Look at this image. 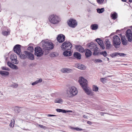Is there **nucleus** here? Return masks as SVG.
I'll list each match as a JSON object with an SVG mask.
<instances>
[{
	"mask_svg": "<svg viewBox=\"0 0 132 132\" xmlns=\"http://www.w3.org/2000/svg\"><path fill=\"white\" fill-rule=\"evenodd\" d=\"M98 25L96 24H92L90 26L91 29L93 30H96L98 28Z\"/></svg>",
	"mask_w": 132,
	"mask_h": 132,
	"instance_id": "obj_22",
	"label": "nucleus"
},
{
	"mask_svg": "<svg viewBox=\"0 0 132 132\" xmlns=\"http://www.w3.org/2000/svg\"><path fill=\"white\" fill-rule=\"evenodd\" d=\"M96 41L97 42L98 44L100 45L103 43V42L100 38H97L95 39Z\"/></svg>",
	"mask_w": 132,
	"mask_h": 132,
	"instance_id": "obj_29",
	"label": "nucleus"
},
{
	"mask_svg": "<svg viewBox=\"0 0 132 132\" xmlns=\"http://www.w3.org/2000/svg\"><path fill=\"white\" fill-rule=\"evenodd\" d=\"M92 61H93L95 63H101L102 61V60L100 59H95L93 60Z\"/></svg>",
	"mask_w": 132,
	"mask_h": 132,
	"instance_id": "obj_30",
	"label": "nucleus"
},
{
	"mask_svg": "<svg viewBox=\"0 0 132 132\" xmlns=\"http://www.w3.org/2000/svg\"><path fill=\"white\" fill-rule=\"evenodd\" d=\"M42 80L41 78L39 79V80H37L36 81L34 82H32V85H34L38 83L41 82L42 81Z\"/></svg>",
	"mask_w": 132,
	"mask_h": 132,
	"instance_id": "obj_27",
	"label": "nucleus"
},
{
	"mask_svg": "<svg viewBox=\"0 0 132 132\" xmlns=\"http://www.w3.org/2000/svg\"><path fill=\"white\" fill-rule=\"evenodd\" d=\"M11 68L13 69H18V68L17 66L13 64H12V67Z\"/></svg>",
	"mask_w": 132,
	"mask_h": 132,
	"instance_id": "obj_39",
	"label": "nucleus"
},
{
	"mask_svg": "<svg viewBox=\"0 0 132 132\" xmlns=\"http://www.w3.org/2000/svg\"><path fill=\"white\" fill-rule=\"evenodd\" d=\"M9 33L10 32L9 31H4L2 32V34L4 36H7Z\"/></svg>",
	"mask_w": 132,
	"mask_h": 132,
	"instance_id": "obj_36",
	"label": "nucleus"
},
{
	"mask_svg": "<svg viewBox=\"0 0 132 132\" xmlns=\"http://www.w3.org/2000/svg\"><path fill=\"white\" fill-rule=\"evenodd\" d=\"M87 46L91 50L93 49L97 46V44L91 42L87 44Z\"/></svg>",
	"mask_w": 132,
	"mask_h": 132,
	"instance_id": "obj_14",
	"label": "nucleus"
},
{
	"mask_svg": "<svg viewBox=\"0 0 132 132\" xmlns=\"http://www.w3.org/2000/svg\"><path fill=\"white\" fill-rule=\"evenodd\" d=\"M21 108L17 106H15L14 110V111L16 113H19L21 111Z\"/></svg>",
	"mask_w": 132,
	"mask_h": 132,
	"instance_id": "obj_24",
	"label": "nucleus"
},
{
	"mask_svg": "<svg viewBox=\"0 0 132 132\" xmlns=\"http://www.w3.org/2000/svg\"><path fill=\"white\" fill-rule=\"evenodd\" d=\"M87 123L88 124L90 125H91L92 124V122L90 121H88L87 122Z\"/></svg>",
	"mask_w": 132,
	"mask_h": 132,
	"instance_id": "obj_53",
	"label": "nucleus"
},
{
	"mask_svg": "<svg viewBox=\"0 0 132 132\" xmlns=\"http://www.w3.org/2000/svg\"><path fill=\"white\" fill-rule=\"evenodd\" d=\"M129 2L131 3L132 2V0H129Z\"/></svg>",
	"mask_w": 132,
	"mask_h": 132,
	"instance_id": "obj_62",
	"label": "nucleus"
},
{
	"mask_svg": "<svg viewBox=\"0 0 132 132\" xmlns=\"http://www.w3.org/2000/svg\"><path fill=\"white\" fill-rule=\"evenodd\" d=\"M65 36L62 34L59 35L57 38V41L60 43H62L65 40Z\"/></svg>",
	"mask_w": 132,
	"mask_h": 132,
	"instance_id": "obj_12",
	"label": "nucleus"
},
{
	"mask_svg": "<svg viewBox=\"0 0 132 132\" xmlns=\"http://www.w3.org/2000/svg\"><path fill=\"white\" fill-rule=\"evenodd\" d=\"M97 12L99 13H103L104 11V8L101 9L98 8L96 9Z\"/></svg>",
	"mask_w": 132,
	"mask_h": 132,
	"instance_id": "obj_28",
	"label": "nucleus"
},
{
	"mask_svg": "<svg viewBox=\"0 0 132 132\" xmlns=\"http://www.w3.org/2000/svg\"><path fill=\"white\" fill-rule=\"evenodd\" d=\"M83 117L85 118H87V116H86V115H83Z\"/></svg>",
	"mask_w": 132,
	"mask_h": 132,
	"instance_id": "obj_55",
	"label": "nucleus"
},
{
	"mask_svg": "<svg viewBox=\"0 0 132 132\" xmlns=\"http://www.w3.org/2000/svg\"><path fill=\"white\" fill-rule=\"evenodd\" d=\"M42 44L43 51L40 47L37 46L35 48L34 54L38 57L42 56L45 52V55L47 54L49 52V51L53 49L54 45L51 42L48 41L47 40H45L42 41L41 43Z\"/></svg>",
	"mask_w": 132,
	"mask_h": 132,
	"instance_id": "obj_1",
	"label": "nucleus"
},
{
	"mask_svg": "<svg viewBox=\"0 0 132 132\" xmlns=\"http://www.w3.org/2000/svg\"><path fill=\"white\" fill-rule=\"evenodd\" d=\"M68 26L72 28H75L77 24V23L76 20L73 19H70L67 21Z\"/></svg>",
	"mask_w": 132,
	"mask_h": 132,
	"instance_id": "obj_7",
	"label": "nucleus"
},
{
	"mask_svg": "<svg viewBox=\"0 0 132 132\" xmlns=\"http://www.w3.org/2000/svg\"><path fill=\"white\" fill-rule=\"evenodd\" d=\"M38 126L40 128H42L43 129H46V128H47V127L45 126H44L41 125H39Z\"/></svg>",
	"mask_w": 132,
	"mask_h": 132,
	"instance_id": "obj_42",
	"label": "nucleus"
},
{
	"mask_svg": "<svg viewBox=\"0 0 132 132\" xmlns=\"http://www.w3.org/2000/svg\"><path fill=\"white\" fill-rule=\"evenodd\" d=\"M62 109H56V110L58 112H62Z\"/></svg>",
	"mask_w": 132,
	"mask_h": 132,
	"instance_id": "obj_47",
	"label": "nucleus"
},
{
	"mask_svg": "<svg viewBox=\"0 0 132 132\" xmlns=\"http://www.w3.org/2000/svg\"><path fill=\"white\" fill-rule=\"evenodd\" d=\"M100 54L101 55H103L105 57H106L107 55V54L105 51L100 52Z\"/></svg>",
	"mask_w": 132,
	"mask_h": 132,
	"instance_id": "obj_31",
	"label": "nucleus"
},
{
	"mask_svg": "<svg viewBox=\"0 0 132 132\" xmlns=\"http://www.w3.org/2000/svg\"><path fill=\"white\" fill-rule=\"evenodd\" d=\"M21 46L20 45L17 44L14 46L13 48L14 52L18 55H20L21 52Z\"/></svg>",
	"mask_w": 132,
	"mask_h": 132,
	"instance_id": "obj_10",
	"label": "nucleus"
},
{
	"mask_svg": "<svg viewBox=\"0 0 132 132\" xmlns=\"http://www.w3.org/2000/svg\"><path fill=\"white\" fill-rule=\"evenodd\" d=\"M62 112L63 113H65L67 112V110L63 109H62Z\"/></svg>",
	"mask_w": 132,
	"mask_h": 132,
	"instance_id": "obj_52",
	"label": "nucleus"
},
{
	"mask_svg": "<svg viewBox=\"0 0 132 132\" xmlns=\"http://www.w3.org/2000/svg\"><path fill=\"white\" fill-rule=\"evenodd\" d=\"M98 87L95 85H93V90L94 91L97 92L98 90Z\"/></svg>",
	"mask_w": 132,
	"mask_h": 132,
	"instance_id": "obj_34",
	"label": "nucleus"
},
{
	"mask_svg": "<svg viewBox=\"0 0 132 132\" xmlns=\"http://www.w3.org/2000/svg\"><path fill=\"white\" fill-rule=\"evenodd\" d=\"M52 56L54 57L55 56V55L54 54H52Z\"/></svg>",
	"mask_w": 132,
	"mask_h": 132,
	"instance_id": "obj_58",
	"label": "nucleus"
},
{
	"mask_svg": "<svg viewBox=\"0 0 132 132\" xmlns=\"http://www.w3.org/2000/svg\"><path fill=\"white\" fill-rule=\"evenodd\" d=\"M12 64H13L9 62H7V65L11 68L12 67Z\"/></svg>",
	"mask_w": 132,
	"mask_h": 132,
	"instance_id": "obj_45",
	"label": "nucleus"
},
{
	"mask_svg": "<svg viewBox=\"0 0 132 132\" xmlns=\"http://www.w3.org/2000/svg\"><path fill=\"white\" fill-rule=\"evenodd\" d=\"M80 85L84 90L85 92L88 95H92V93L90 90L88 88L87 80L84 78L81 77L78 81Z\"/></svg>",
	"mask_w": 132,
	"mask_h": 132,
	"instance_id": "obj_2",
	"label": "nucleus"
},
{
	"mask_svg": "<svg viewBox=\"0 0 132 132\" xmlns=\"http://www.w3.org/2000/svg\"><path fill=\"white\" fill-rule=\"evenodd\" d=\"M10 86L12 87L16 88L18 86V84H17L15 83L11 85Z\"/></svg>",
	"mask_w": 132,
	"mask_h": 132,
	"instance_id": "obj_38",
	"label": "nucleus"
},
{
	"mask_svg": "<svg viewBox=\"0 0 132 132\" xmlns=\"http://www.w3.org/2000/svg\"><path fill=\"white\" fill-rule=\"evenodd\" d=\"M54 102L55 103L62 104L63 102V101L62 99L61 98H58L55 99Z\"/></svg>",
	"mask_w": 132,
	"mask_h": 132,
	"instance_id": "obj_25",
	"label": "nucleus"
},
{
	"mask_svg": "<svg viewBox=\"0 0 132 132\" xmlns=\"http://www.w3.org/2000/svg\"><path fill=\"white\" fill-rule=\"evenodd\" d=\"M121 1L123 2H126L127 0H121Z\"/></svg>",
	"mask_w": 132,
	"mask_h": 132,
	"instance_id": "obj_57",
	"label": "nucleus"
},
{
	"mask_svg": "<svg viewBox=\"0 0 132 132\" xmlns=\"http://www.w3.org/2000/svg\"><path fill=\"white\" fill-rule=\"evenodd\" d=\"M103 78L104 79V80H105V81L106 80V77H105V78Z\"/></svg>",
	"mask_w": 132,
	"mask_h": 132,
	"instance_id": "obj_60",
	"label": "nucleus"
},
{
	"mask_svg": "<svg viewBox=\"0 0 132 132\" xmlns=\"http://www.w3.org/2000/svg\"><path fill=\"white\" fill-rule=\"evenodd\" d=\"M126 36L128 41L131 42L132 40V33L130 29H128L127 30L126 32Z\"/></svg>",
	"mask_w": 132,
	"mask_h": 132,
	"instance_id": "obj_8",
	"label": "nucleus"
},
{
	"mask_svg": "<svg viewBox=\"0 0 132 132\" xmlns=\"http://www.w3.org/2000/svg\"><path fill=\"white\" fill-rule=\"evenodd\" d=\"M104 0H97V2L99 4H102Z\"/></svg>",
	"mask_w": 132,
	"mask_h": 132,
	"instance_id": "obj_40",
	"label": "nucleus"
},
{
	"mask_svg": "<svg viewBox=\"0 0 132 132\" xmlns=\"http://www.w3.org/2000/svg\"><path fill=\"white\" fill-rule=\"evenodd\" d=\"M100 80L103 83H104L105 82V80H104L103 78H100Z\"/></svg>",
	"mask_w": 132,
	"mask_h": 132,
	"instance_id": "obj_48",
	"label": "nucleus"
},
{
	"mask_svg": "<svg viewBox=\"0 0 132 132\" xmlns=\"http://www.w3.org/2000/svg\"><path fill=\"white\" fill-rule=\"evenodd\" d=\"M117 14L116 12H114L113 13L111 14V16L112 19L115 20L117 18Z\"/></svg>",
	"mask_w": 132,
	"mask_h": 132,
	"instance_id": "obj_23",
	"label": "nucleus"
},
{
	"mask_svg": "<svg viewBox=\"0 0 132 132\" xmlns=\"http://www.w3.org/2000/svg\"><path fill=\"white\" fill-rule=\"evenodd\" d=\"M100 45V48L101 49H104L105 48V47L103 43Z\"/></svg>",
	"mask_w": 132,
	"mask_h": 132,
	"instance_id": "obj_43",
	"label": "nucleus"
},
{
	"mask_svg": "<svg viewBox=\"0 0 132 132\" xmlns=\"http://www.w3.org/2000/svg\"><path fill=\"white\" fill-rule=\"evenodd\" d=\"M48 19L50 21L54 24L57 23L60 21L59 18L56 15H51L49 16Z\"/></svg>",
	"mask_w": 132,
	"mask_h": 132,
	"instance_id": "obj_6",
	"label": "nucleus"
},
{
	"mask_svg": "<svg viewBox=\"0 0 132 132\" xmlns=\"http://www.w3.org/2000/svg\"><path fill=\"white\" fill-rule=\"evenodd\" d=\"M27 56V58L31 60H33L34 59V55L31 53L27 51H24L23 52Z\"/></svg>",
	"mask_w": 132,
	"mask_h": 132,
	"instance_id": "obj_11",
	"label": "nucleus"
},
{
	"mask_svg": "<svg viewBox=\"0 0 132 132\" xmlns=\"http://www.w3.org/2000/svg\"><path fill=\"white\" fill-rule=\"evenodd\" d=\"M118 52H115L112 53L110 54L111 56L113 58L115 57L118 56Z\"/></svg>",
	"mask_w": 132,
	"mask_h": 132,
	"instance_id": "obj_32",
	"label": "nucleus"
},
{
	"mask_svg": "<svg viewBox=\"0 0 132 132\" xmlns=\"http://www.w3.org/2000/svg\"><path fill=\"white\" fill-rule=\"evenodd\" d=\"M114 34V33H111V34L110 35V36H111V35H113Z\"/></svg>",
	"mask_w": 132,
	"mask_h": 132,
	"instance_id": "obj_61",
	"label": "nucleus"
},
{
	"mask_svg": "<svg viewBox=\"0 0 132 132\" xmlns=\"http://www.w3.org/2000/svg\"><path fill=\"white\" fill-rule=\"evenodd\" d=\"M75 48L76 50L80 53H83L85 52V51L84 48L80 45H76Z\"/></svg>",
	"mask_w": 132,
	"mask_h": 132,
	"instance_id": "obj_13",
	"label": "nucleus"
},
{
	"mask_svg": "<svg viewBox=\"0 0 132 132\" xmlns=\"http://www.w3.org/2000/svg\"><path fill=\"white\" fill-rule=\"evenodd\" d=\"M14 124L12 122H11L9 126L10 127H13L14 126Z\"/></svg>",
	"mask_w": 132,
	"mask_h": 132,
	"instance_id": "obj_49",
	"label": "nucleus"
},
{
	"mask_svg": "<svg viewBox=\"0 0 132 132\" xmlns=\"http://www.w3.org/2000/svg\"><path fill=\"white\" fill-rule=\"evenodd\" d=\"M20 56V57L21 59H25L27 58V55H26L24 53L23 54L21 53L20 55H19Z\"/></svg>",
	"mask_w": 132,
	"mask_h": 132,
	"instance_id": "obj_26",
	"label": "nucleus"
},
{
	"mask_svg": "<svg viewBox=\"0 0 132 132\" xmlns=\"http://www.w3.org/2000/svg\"><path fill=\"white\" fill-rule=\"evenodd\" d=\"M118 55H119L121 56H125L126 55V54L122 53H118Z\"/></svg>",
	"mask_w": 132,
	"mask_h": 132,
	"instance_id": "obj_41",
	"label": "nucleus"
},
{
	"mask_svg": "<svg viewBox=\"0 0 132 132\" xmlns=\"http://www.w3.org/2000/svg\"><path fill=\"white\" fill-rule=\"evenodd\" d=\"M106 58H107V60L108 61H109V58H108V57H106Z\"/></svg>",
	"mask_w": 132,
	"mask_h": 132,
	"instance_id": "obj_64",
	"label": "nucleus"
},
{
	"mask_svg": "<svg viewBox=\"0 0 132 132\" xmlns=\"http://www.w3.org/2000/svg\"><path fill=\"white\" fill-rule=\"evenodd\" d=\"M106 44V49H108L110 48L111 47V44L110 42H109L108 43H107Z\"/></svg>",
	"mask_w": 132,
	"mask_h": 132,
	"instance_id": "obj_37",
	"label": "nucleus"
},
{
	"mask_svg": "<svg viewBox=\"0 0 132 132\" xmlns=\"http://www.w3.org/2000/svg\"><path fill=\"white\" fill-rule=\"evenodd\" d=\"M85 55L86 58L90 57L91 55L92 52L89 50L86 49L85 50Z\"/></svg>",
	"mask_w": 132,
	"mask_h": 132,
	"instance_id": "obj_16",
	"label": "nucleus"
},
{
	"mask_svg": "<svg viewBox=\"0 0 132 132\" xmlns=\"http://www.w3.org/2000/svg\"><path fill=\"white\" fill-rule=\"evenodd\" d=\"M67 92L68 94H70L71 96H73L77 94L78 93V91L75 87L70 86L68 89Z\"/></svg>",
	"mask_w": 132,
	"mask_h": 132,
	"instance_id": "obj_4",
	"label": "nucleus"
},
{
	"mask_svg": "<svg viewBox=\"0 0 132 132\" xmlns=\"http://www.w3.org/2000/svg\"><path fill=\"white\" fill-rule=\"evenodd\" d=\"M105 44H106L107 43H108L109 42H110V41H109L108 39H106L105 40Z\"/></svg>",
	"mask_w": 132,
	"mask_h": 132,
	"instance_id": "obj_51",
	"label": "nucleus"
},
{
	"mask_svg": "<svg viewBox=\"0 0 132 132\" xmlns=\"http://www.w3.org/2000/svg\"><path fill=\"white\" fill-rule=\"evenodd\" d=\"M73 70L69 68H64L61 70V71L63 73H69L73 72Z\"/></svg>",
	"mask_w": 132,
	"mask_h": 132,
	"instance_id": "obj_15",
	"label": "nucleus"
},
{
	"mask_svg": "<svg viewBox=\"0 0 132 132\" xmlns=\"http://www.w3.org/2000/svg\"><path fill=\"white\" fill-rule=\"evenodd\" d=\"M1 68L3 70L7 71H9L10 70V69L9 68L6 67H2Z\"/></svg>",
	"mask_w": 132,
	"mask_h": 132,
	"instance_id": "obj_35",
	"label": "nucleus"
},
{
	"mask_svg": "<svg viewBox=\"0 0 132 132\" xmlns=\"http://www.w3.org/2000/svg\"><path fill=\"white\" fill-rule=\"evenodd\" d=\"M68 50H66L63 52V54L64 56H71L72 54L70 50V51H68Z\"/></svg>",
	"mask_w": 132,
	"mask_h": 132,
	"instance_id": "obj_18",
	"label": "nucleus"
},
{
	"mask_svg": "<svg viewBox=\"0 0 132 132\" xmlns=\"http://www.w3.org/2000/svg\"><path fill=\"white\" fill-rule=\"evenodd\" d=\"M113 38V46L116 48H119V45L121 43L120 38L117 35H115Z\"/></svg>",
	"mask_w": 132,
	"mask_h": 132,
	"instance_id": "obj_5",
	"label": "nucleus"
},
{
	"mask_svg": "<svg viewBox=\"0 0 132 132\" xmlns=\"http://www.w3.org/2000/svg\"><path fill=\"white\" fill-rule=\"evenodd\" d=\"M121 39L122 43L123 45H127L128 42L125 36L122 37L121 38Z\"/></svg>",
	"mask_w": 132,
	"mask_h": 132,
	"instance_id": "obj_19",
	"label": "nucleus"
},
{
	"mask_svg": "<svg viewBox=\"0 0 132 132\" xmlns=\"http://www.w3.org/2000/svg\"><path fill=\"white\" fill-rule=\"evenodd\" d=\"M27 50L31 52H33L34 50V49L33 46H29Z\"/></svg>",
	"mask_w": 132,
	"mask_h": 132,
	"instance_id": "obj_33",
	"label": "nucleus"
},
{
	"mask_svg": "<svg viewBox=\"0 0 132 132\" xmlns=\"http://www.w3.org/2000/svg\"><path fill=\"white\" fill-rule=\"evenodd\" d=\"M9 74V72L8 71L0 70V75L2 76H7Z\"/></svg>",
	"mask_w": 132,
	"mask_h": 132,
	"instance_id": "obj_20",
	"label": "nucleus"
},
{
	"mask_svg": "<svg viewBox=\"0 0 132 132\" xmlns=\"http://www.w3.org/2000/svg\"><path fill=\"white\" fill-rule=\"evenodd\" d=\"M10 59L11 62L13 63L17 64L18 63L19 61L17 60V57L16 54H12L10 56Z\"/></svg>",
	"mask_w": 132,
	"mask_h": 132,
	"instance_id": "obj_9",
	"label": "nucleus"
},
{
	"mask_svg": "<svg viewBox=\"0 0 132 132\" xmlns=\"http://www.w3.org/2000/svg\"><path fill=\"white\" fill-rule=\"evenodd\" d=\"M119 36H121V37H123V36H122V34H119Z\"/></svg>",
	"mask_w": 132,
	"mask_h": 132,
	"instance_id": "obj_63",
	"label": "nucleus"
},
{
	"mask_svg": "<svg viewBox=\"0 0 132 132\" xmlns=\"http://www.w3.org/2000/svg\"><path fill=\"white\" fill-rule=\"evenodd\" d=\"M74 56L77 59L80 60L81 58V55L79 53L75 52L73 54Z\"/></svg>",
	"mask_w": 132,
	"mask_h": 132,
	"instance_id": "obj_17",
	"label": "nucleus"
},
{
	"mask_svg": "<svg viewBox=\"0 0 132 132\" xmlns=\"http://www.w3.org/2000/svg\"><path fill=\"white\" fill-rule=\"evenodd\" d=\"M55 116H56V115H55L50 114H49L48 115V116H49V117Z\"/></svg>",
	"mask_w": 132,
	"mask_h": 132,
	"instance_id": "obj_54",
	"label": "nucleus"
},
{
	"mask_svg": "<svg viewBox=\"0 0 132 132\" xmlns=\"http://www.w3.org/2000/svg\"><path fill=\"white\" fill-rule=\"evenodd\" d=\"M72 46V44L69 41H65L62 43L61 47L63 51L70 50Z\"/></svg>",
	"mask_w": 132,
	"mask_h": 132,
	"instance_id": "obj_3",
	"label": "nucleus"
},
{
	"mask_svg": "<svg viewBox=\"0 0 132 132\" xmlns=\"http://www.w3.org/2000/svg\"><path fill=\"white\" fill-rule=\"evenodd\" d=\"M77 68L80 69H85L86 68L85 66L80 63L76 65Z\"/></svg>",
	"mask_w": 132,
	"mask_h": 132,
	"instance_id": "obj_21",
	"label": "nucleus"
},
{
	"mask_svg": "<svg viewBox=\"0 0 132 132\" xmlns=\"http://www.w3.org/2000/svg\"><path fill=\"white\" fill-rule=\"evenodd\" d=\"M99 53V52H98V51H94L93 53V55H97Z\"/></svg>",
	"mask_w": 132,
	"mask_h": 132,
	"instance_id": "obj_44",
	"label": "nucleus"
},
{
	"mask_svg": "<svg viewBox=\"0 0 132 132\" xmlns=\"http://www.w3.org/2000/svg\"><path fill=\"white\" fill-rule=\"evenodd\" d=\"M75 128L71 127V129L72 130H75Z\"/></svg>",
	"mask_w": 132,
	"mask_h": 132,
	"instance_id": "obj_59",
	"label": "nucleus"
},
{
	"mask_svg": "<svg viewBox=\"0 0 132 132\" xmlns=\"http://www.w3.org/2000/svg\"><path fill=\"white\" fill-rule=\"evenodd\" d=\"M98 48L96 46V47L93 49L94 51H98Z\"/></svg>",
	"mask_w": 132,
	"mask_h": 132,
	"instance_id": "obj_50",
	"label": "nucleus"
},
{
	"mask_svg": "<svg viewBox=\"0 0 132 132\" xmlns=\"http://www.w3.org/2000/svg\"><path fill=\"white\" fill-rule=\"evenodd\" d=\"M83 129H82L79 128L78 127H76L75 128V130L78 131H81Z\"/></svg>",
	"mask_w": 132,
	"mask_h": 132,
	"instance_id": "obj_46",
	"label": "nucleus"
},
{
	"mask_svg": "<svg viewBox=\"0 0 132 132\" xmlns=\"http://www.w3.org/2000/svg\"><path fill=\"white\" fill-rule=\"evenodd\" d=\"M67 112H72V111L71 110H67Z\"/></svg>",
	"mask_w": 132,
	"mask_h": 132,
	"instance_id": "obj_56",
	"label": "nucleus"
}]
</instances>
